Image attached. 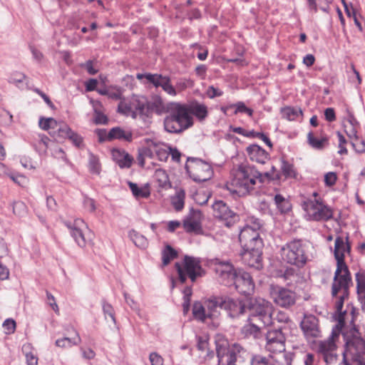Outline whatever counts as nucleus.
<instances>
[{"instance_id": "bb28decb", "label": "nucleus", "mask_w": 365, "mask_h": 365, "mask_svg": "<svg viewBox=\"0 0 365 365\" xmlns=\"http://www.w3.org/2000/svg\"><path fill=\"white\" fill-rule=\"evenodd\" d=\"M214 215L222 220H227L235 217V214L222 200L216 201L212 205Z\"/></svg>"}, {"instance_id": "2f4dec72", "label": "nucleus", "mask_w": 365, "mask_h": 365, "mask_svg": "<svg viewBox=\"0 0 365 365\" xmlns=\"http://www.w3.org/2000/svg\"><path fill=\"white\" fill-rule=\"evenodd\" d=\"M256 322H251L250 321V323L245 325L242 328V334L245 336H252L255 338H257L259 333H260V329L261 326L259 324H256Z\"/></svg>"}, {"instance_id": "412c9836", "label": "nucleus", "mask_w": 365, "mask_h": 365, "mask_svg": "<svg viewBox=\"0 0 365 365\" xmlns=\"http://www.w3.org/2000/svg\"><path fill=\"white\" fill-rule=\"evenodd\" d=\"M64 224L70 230L71 235L78 245L84 247L90 241V239L85 233V230H88V228L83 220L76 219L73 224L68 222H65Z\"/></svg>"}, {"instance_id": "a211bd4d", "label": "nucleus", "mask_w": 365, "mask_h": 365, "mask_svg": "<svg viewBox=\"0 0 365 365\" xmlns=\"http://www.w3.org/2000/svg\"><path fill=\"white\" fill-rule=\"evenodd\" d=\"M267 343L265 349L270 353H281L285 350V336L281 327L269 330L266 335Z\"/></svg>"}, {"instance_id": "69168bd1", "label": "nucleus", "mask_w": 365, "mask_h": 365, "mask_svg": "<svg viewBox=\"0 0 365 365\" xmlns=\"http://www.w3.org/2000/svg\"><path fill=\"white\" fill-rule=\"evenodd\" d=\"M47 303L51 306L52 309L56 312H59L58 304L56 302L54 297L48 292H46Z\"/></svg>"}, {"instance_id": "49530a36", "label": "nucleus", "mask_w": 365, "mask_h": 365, "mask_svg": "<svg viewBox=\"0 0 365 365\" xmlns=\"http://www.w3.org/2000/svg\"><path fill=\"white\" fill-rule=\"evenodd\" d=\"M29 349V345H24L22 350L25 352L27 365H37L38 358L31 351H27Z\"/></svg>"}, {"instance_id": "dca6fc26", "label": "nucleus", "mask_w": 365, "mask_h": 365, "mask_svg": "<svg viewBox=\"0 0 365 365\" xmlns=\"http://www.w3.org/2000/svg\"><path fill=\"white\" fill-rule=\"evenodd\" d=\"M269 294L274 303L282 307H289L296 302V294L294 292L278 285H270Z\"/></svg>"}, {"instance_id": "58836bf2", "label": "nucleus", "mask_w": 365, "mask_h": 365, "mask_svg": "<svg viewBox=\"0 0 365 365\" xmlns=\"http://www.w3.org/2000/svg\"><path fill=\"white\" fill-rule=\"evenodd\" d=\"M282 115L283 118L289 120H294L302 115V111L298 108L287 107L282 110Z\"/></svg>"}, {"instance_id": "e2e57ef3", "label": "nucleus", "mask_w": 365, "mask_h": 365, "mask_svg": "<svg viewBox=\"0 0 365 365\" xmlns=\"http://www.w3.org/2000/svg\"><path fill=\"white\" fill-rule=\"evenodd\" d=\"M337 177L335 173L329 172L324 175V182L327 186H332L335 184Z\"/></svg>"}, {"instance_id": "c9c22d12", "label": "nucleus", "mask_w": 365, "mask_h": 365, "mask_svg": "<svg viewBox=\"0 0 365 365\" xmlns=\"http://www.w3.org/2000/svg\"><path fill=\"white\" fill-rule=\"evenodd\" d=\"M155 179L158 183V186L163 188H168L170 187L168 175L165 170L158 169L155 172Z\"/></svg>"}, {"instance_id": "052dcab7", "label": "nucleus", "mask_w": 365, "mask_h": 365, "mask_svg": "<svg viewBox=\"0 0 365 365\" xmlns=\"http://www.w3.org/2000/svg\"><path fill=\"white\" fill-rule=\"evenodd\" d=\"M150 112L154 110L157 114L161 115L163 113H167V106H164L161 102L154 103L150 105Z\"/></svg>"}, {"instance_id": "f257e3e1", "label": "nucleus", "mask_w": 365, "mask_h": 365, "mask_svg": "<svg viewBox=\"0 0 365 365\" xmlns=\"http://www.w3.org/2000/svg\"><path fill=\"white\" fill-rule=\"evenodd\" d=\"M343 246L342 237H337L334 245V257L336 260V269L331 284V295L336 298V310L339 314V324L344 322L346 311L342 312L344 302L349 296V289L353 286L350 272L344 262V255L340 252Z\"/></svg>"}, {"instance_id": "a878e982", "label": "nucleus", "mask_w": 365, "mask_h": 365, "mask_svg": "<svg viewBox=\"0 0 365 365\" xmlns=\"http://www.w3.org/2000/svg\"><path fill=\"white\" fill-rule=\"evenodd\" d=\"M207 316L209 319H215L220 314V309H223V296L212 297L205 301Z\"/></svg>"}, {"instance_id": "680f3d73", "label": "nucleus", "mask_w": 365, "mask_h": 365, "mask_svg": "<svg viewBox=\"0 0 365 365\" xmlns=\"http://www.w3.org/2000/svg\"><path fill=\"white\" fill-rule=\"evenodd\" d=\"M149 359L151 365H163V359L156 352H152L150 354Z\"/></svg>"}, {"instance_id": "f704fd0d", "label": "nucleus", "mask_w": 365, "mask_h": 365, "mask_svg": "<svg viewBox=\"0 0 365 365\" xmlns=\"http://www.w3.org/2000/svg\"><path fill=\"white\" fill-rule=\"evenodd\" d=\"M76 336L73 339L64 337L62 339H57L56 341V345L61 348L71 347L73 345H78V344L81 343V339L78 332H76Z\"/></svg>"}, {"instance_id": "f03ea898", "label": "nucleus", "mask_w": 365, "mask_h": 365, "mask_svg": "<svg viewBox=\"0 0 365 365\" xmlns=\"http://www.w3.org/2000/svg\"><path fill=\"white\" fill-rule=\"evenodd\" d=\"M343 246L342 237H337L334 245V257L336 260V269L331 284V295L336 298V310L339 314V324L344 322L346 311L342 312L344 302L349 296V289L353 286L350 272L344 262V255L340 252Z\"/></svg>"}, {"instance_id": "a18cd8bd", "label": "nucleus", "mask_w": 365, "mask_h": 365, "mask_svg": "<svg viewBox=\"0 0 365 365\" xmlns=\"http://www.w3.org/2000/svg\"><path fill=\"white\" fill-rule=\"evenodd\" d=\"M13 212L14 215L22 217L26 214L27 207L24 202L21 201L14 202L12 205Z\"/></svg>"}, {"instance_id": "393cba45", "label": "nucleus", "mask_w": 365, "mask_h": 365, "mask_svg": "<svg viewBox=\"0 0 365 365\" xmlns=\"http://www.w3.org/2000/svg\"><path fill=\"white\" fill-rule=\"evenodd\" d=\"M246 150L250 160L258 164L264 165L269 159V153L258 145H250L247 148Z\"/></svg>"}, {"instance_id": "8fccbe9b", "label": "nucleus", "mask_w": 365, "mask_h": 365, "mask_svg": "<svg viewBox=\"0 0 365 365\" xmlns=\"http://www.w3.org/2000/svg\"><path fill=\"white\" fill-rule=\"evenodd\" d=\"M357 292L365 293V274L361 272L356 274Z\"/></svg>"}, {"instance_id": "c85d7f7f", "label": "nucleus", "mask_w": 365, "mask_h": 365, "mask_svg": "<svg viewBox=\"0 0 365 365\" xmlns=\"http://www.w3.org/2000/svg\"><path fill=\"white\" fill-rule=\"evenodd\" d=\"M113 139L130 142L133 139V134L132 132L128 130H124L120 127H115L108 133V140H112Z\"/></svg>"}, {"instance_id": "7ed1b4c3", "label": "nucleus", "mask_w": 365, "mask_h": 365, "mask_svg": "<svg viewBox=\"0 0 365 365\" xmlns=\"http://www.w3.org/2000/svg\"><path fill=\"white\" fill-rule=\"evenodd\" d=\"M167 113L163 124L168 133H180L193 125L194 119L187 109V104L170 103L167 104Z\"/></svg>"}, {"instance_id": "5701e85b", "label": "nucleus", "mask_w": 365, "mask_h": 365, "mask_svg": "<svg viewBox=\"0 0 365 365\" xmlns=\"http://www.w3.org/2000/svg\"><path fill=\"white\" fill-rule=\"evenodd\" d=\"M202 213L192 208L183 220V227L187 232L199 233L201 231Z\"/></svg>"}, {"instance_id": "f8f14e48", "label": "nucleus", "mask_w": 365, "mask_h": 365, "mask_svg": "<svg viewBox=\"0 0 365 365\" xmlns=\"http://www.w3.org/2000/svg\"><path fill=\"white\" fill-rule=\"evenodd\" d=\"M175 268L178 273L179 279L182 283L185 282L187 277L194 282L197 277L200 275L202 271L199 259L190 256L184 257L182 266L178 262L175 263Z\"/></svg>"}, {"instance_id": "473e14b6", "label": "nucleus", "mask_w": 365, "mask_h": 365, "mask_svg": "<svg viewBox=\"0 0 365 365\" xmlns=\"http://www.w3.org/2000/svg\"><path fill=\"white\" fill-rule=\"evenodd\" d=\"M192 314L195 319L205 322L208 318L207 316L205 305L203 306L200 302H195L192 307Z\"/></svg>"}, {"instance_id": "4468645a", "label": "nucleus", "mask_w": 365, "mask_h": 365, "mask_svg": "<svg viewBox=\"0 0 365 365\" xmlns=\"http://www.w3.org/2000/svg\"><path fill=\"white\" fill-rule=\"evenodd\" d=\"M136 78L138 80L145 78L147 83L152 84L155 88H161L163 91L171 96H175L177 94L175 87L171 83V79L169 76L146 73H138Z\"/></svg>"}, {"instance_id": "4c0bfd02", "label": "nucleus", "mask_w": 365, "mask_h": 365, "mask_svg": "<svg viewBox=\"0 0 365 365\" xmlns=\"http://www.w3.org/2000/svg\"><path fill=\"white\" fill-rule=\"evenodd\" d=\"M177 256V252L170 245H167L162 251L163 265H168L170 261L176 258Z\"/></svg>"}, {"instance_id": "6e6552de", "label": "nucleus", "mask_w": 365, "mask_h": 365, "mask_svg": "<svg viewBox=\"0 0 365 365\" xmlns=\"http://www.w3.org/2000/svg\"><path fill=\"white\" fill-rule=\"evenodd\" d=\"M119 113L136 118L138 116L148 117L150 115V105L143 97L133 96L129 102L121 101L118 106Z\"/></svg>"}, {"instance_id": "0eeeda50", "label": "nucleus", "mask_w": 365, "mask_h": 365, "mask_svg": "<svg viewBox=\"0 0 365 365\" xmlns=\"http://www.w3.org/2000/svg\"><path fill=\"white\" fill-rule=\"evenodd\" d=\"M247 310L251 312L249 321L259 322L262 327L273 324V306L264 299L256 298L249 300Z\"/></svg>"}, {"instance_id": "338daca9", "label": "nucleus", "mask_w": 365, "mask_h": 365, "mask_svg": "<svg viewBox=\"0 0 365 365\" xmlns=\"http://www.w3.org/2000/svg\"><path fill=\"white\" fill-rule=\"evenodd\" d=\"M274 320L280 323H287L289 321V318L285 312H278L275 317H273V322Z\"/></svg>"}, {"instance_id": "5fc2aeb1", "label": "nucleus", "mask_w": 365, "mask_h": 365, "mask_svg": "<svg viewBox=\"0 0 365 365\" xmlns=\"http://www.w3.org/2000/svg\"><path fill=\"white\" fill-rule=\"evenodd\" d=\"M71 131L72 130L71 128L67 124L63 123L59 124V126L57 128L58 135L64 138H68Z\"/></svg>"}, {"instance_id": "de8ad7c7", "label": "nucleus", "mask_w": 365, "mask_h": 365, "mask_svg": "<svg viewBox=\"0 0 365 365\" xmlns=\"http://www.w3.org/2000/svg\"><path fill=\"white\" fill-rule=\"evenodd\" d=\"M103 312L105 315V319H107L108 316L111 319L113 324H115V312L113 307L109 303L103 301Z\"/></svg>"}, {"instance_id": "c03bdc74", "label": "nucleus", "mask_w": 365, "mask_h": 365, "mask_svg": "<svg viewBox=\"0 0 365 365\" xmlns=\"http://www.w3.org/2000/svg\"><path fill=\"white\" fill-rule=\"evenodd\" d=\"M25 79L26 76L24 73L20 72H14L10 76L9 82L16 85L20 88H23L26 85L24 83Z\"/></svg>"}, {"instance_id": "b1692460", "label": "nucleus", "mask_w": 365, "mask_h": 365, "mask_svg": "<svg viewBox=\"0 0 365 365\" xmlns=\"http://www.w3.org/2000/svg\"><path fill=\"white\" fill-rule=\"evenodd\" d=\"M262 249L256 248L255 250L242 249L241 254L242 259L244 263L250 267L256 269H260L262 267Z\"/></svg>"}, {"instance_id": "603ef678", "label": "nucleus", "mask_w": 365, "mask_h": 365, "mask_svg": "<svg viewBox=\"0 0 365 365\" xmlns=\"http://www.w3.org/2000/svg\"><path fill=\"white\" fill-rule=\"evenodd\" d=\"M234 105L235 110L233 111V114H237V113H247L249 116H252L253 113V110L249 108H247L243 102H238Z\"/></svg>"}, {"instance_id": "c756f323", "label": "nucleus", "mask_w": 365, "mask_h": 365, "mask_svg": "<svg viewBox=\"0 0 365 365\" xmlns=\"http://www.w3.org/2000/svg\"><path fill=\"white\" fill-rule=\"evenodd\" d=\"M274 202L278 210L282 213H287L292 209L289 200L280 194L274 195Z\"/></svg>"}, {"instance_id": "f3484780", "label": "nucleus", "mask_w": 365, "mask_h": 365, "mask_svg": "<svg viewBox=\"0 0 365 365\" xmlns=\"http://www.w3.org/2000/svg\"><path fill=\"white\" fill-rule=\"evenodd\" d=\"M300 328L307 340L322 337V330L318 318L313 314H304Z\"/></svg>"}, {"instance_id": "37998d69", "label": "nucleus", "mask_w": 365, "mask_h": 365, "mask_svg": "<svg viewBox=\"0 0 365 365\" xmlns=\"http://www.w3.org/2000/svg\"><path fill=\"white\" fill-rule=\"evenodd\" d=\"M259 175L257 177V183L260 185L265 182L266 181H270L274 180H281V175L279 173H276V175H274L270 171L268 172H260L259 171Z\"/></svg>"}, {"instance_id": "e433bc0d", "label": "nucleus", "mask_w": 365, "mask_h": 365, "mask_svg": "<svg viewBox=\"0 0 365 365\" xmlns=\"http://www.w3.org/2000/svg\"><path fill=\"white\" fill-rule=\"evenodd\" d=\"M309 144L314 149L322 150L328 143L327 138L324 137L321 139L315 138L312 132L307 135Z\"/></svg>"}, {"instance_id": "4d7b16f0", "label": "nucleus", "mask_w": 365, "mask_h": 365, "mask_svg": "<svg viewBox=\"0 0 365 365\" xmlns=\"http://www.w3.org/2000/svg\"><path fill=\"white\" fill-rule=\"evenodd\" d=\"M250 365H268V360L265 356L254 355L250 360Z\"/></svg>"}, {"instance_id": "a19ab883", "label": "nucleus", "mask_w": 365, "mask_h": 365, "mask_svg": "<svg viewBox=\"0 0 365 365\" xmlns=\"http://www.w3.org/2000/svg\"><path fill=\"white\" fill-rule=\"evenodd\" d=\"M129 237L140 248H145L148 245L147 239L135 230L129 232Z\"/></svg>"}, {"instance_id": "4be33fe9", "label": "nucleus", "mask_w": 365, "mask_h": 365, "mask_svg": "<svg viewBox=\"0 0 365 365\" xmlns=\"http://www.w3.org/2000/svg\"><path fill=\"white\" fill-rule=\"evenodd\" d=\"M236 290L244 295H250L253 293L255 283L250 274L242 269H238V274L233 284Z\"/></svg>"}, {"instance_id": "6ab92c4d", "label": "nucleus", "mask_w": 365, "mask_h": 365, "mask_svg": "<svg viewBox=\"0 0 365 365\" xmlns=\"http://www.w3.org/2000/svg\"><path fill=\"white\" fill-rule=\"evenodd\" d=\"M249 305V300L233 299L223 296V309H225L231 318H237L244 314Z\"/></svg>"}, {"instance_id": "2eb2a0df", "label": "nucleus", "mask_w": 365, "mask_h": 365, "mask_svg": "<svg viewBox=\"0 0 365 365\" xmlns=\"http://www.w3.org/2000/svg\"><path fill=\"white\" fill-rule=\"evenodd\" d=\"M258 229V225L257 227L246 225L241 230L239 240L242 249L257 250L263 247V242L259 237Z\"/></svg>"}, {"instance_id": "ea45409f", "label": "nucleus", "mask_w": 365, "mask_h": 365, "mask_svg": "<svg viewBox=\"0 0 365 365\" xmlns=\"http://www.w3.org/2000/svg\"><path fill=\"white\" fill-rule=\"evenodd\" d=\"M88 168L92 174L99 175L101 170V165L99 158L93 153L89 154Z\"/></svg>"}, {"instance_id": "864d4df0", "label": "nucleus", "mask_w": 365, "mask_h": 365, "mask_svg": "<svg viewBox=\"0 0 365 365\" xmlns=\"http://www.w3.org/2000/svg\"><path fill=\"white\" fill-rule=\"evenodd\" d=\"M351 144L356 153H362L365 152V142L359 140V137L351 140Z\"/></svg>"}, {"instance_id": "cd10ccee", "label": "nucleus", "mask_w": 365, "mask_h": 365, "mask_svg": "<svg viewBox=\"0 0 365 365\" xmlns=\"http://www.w3.org/2000/svg\"><path fill=\"white\" fill-rule=\"evenodd\" d=\"M190 115H195L200 121L205 120L208 114L207 108L205 104L198 102L187 105Z\"/></svg>"}, {"instance_id": "aec40b11", "label": "nucleus", "mask_w": 365, "mask_h": 365, "mask_svg": "<svg viewBox=\"0 0 365 365\" xmlns=\"http://www.w3.org/2000/svg\"><path fill=\"white\" fill-rule=\"evenodd\" d=\"M215 270L219 281L226 286L233 284L238 274V270L228 262H219Z\"/></svg>"}, {"instance_id": "1a4fd4ad", "label": "nucleus", "mask_w": 365, "mask_h": 365, "mask_svg": "<svg viewBox=\"0 0 365 365\" xmlns=\"http://www.w3.org/2000/svg\"><path fill=\"white\" fill-rule=\"evenodd\" d=\"M185 169L190 177L196 182H203L210 180L214 171L208 163L196 158H188Z\"/></svg>"}, {"instance_id": "ddd939ff", "label": "nucleus", "mask_w": 365, "mask_h": 365, "mask_svg": "<svg viewBox=\"0 0 365 365\" xmlns=\"http://www.w3.org/2000/svg\"><path fill=\"white\" fill-rule=\"evenodd\" d=\"M304 209L309 218L314 221H327L333 216L332 210L316 199L305 201Z\"/></svg>"}, {"instance_id": "0e129e2a", "label": "nucleus", "mask_w": 365, "mask_h": 365, "mask_svg": "<svg viewBox=\"0 0 365 365\" xmlns=\"http://www.w3.org/2000/svg\"><path fill=\"white\" fill-rule=\"evenodd\" d=\"M223 92L214 87L213 86H209L207 91V95L210 98H214L222 96Z\"/></svg>"}, {"instance_id": "9b49d317", "label": "nucleus", "mask_w": 365, "mask_h": 365, "mask_svg": "<svg viewBox=\"0 0 365 365\" xmlns=\"http://www.w3.org/2000/svg\"><path fill=\"white\" fill-rule=\"evenodd\" d=\"M340 331L338 325H336L328 339L318 342V351L322 354L327 364H332L337 361L338 355L335 353L337 347L336 341L339 336Z\"/></svg>"}, {"instance_id": "423d86ee", "label": "nucleus", "mask_w": 365, "mask_h": 365, "mask_svg": "<svg viewBox=\"0 0 365 365\" xmlns=\"http://www.w3.org/2000/svg\"><path fill=\"white\" fill-rule=\"evenodd\" d=\"M307 247L301 240L290 241L280 249L282 259L287 263L302 267L308 259Z\"/></svg>"}, {"instance_id": "7c9ffc66", "label": "nucleus", "mask_w": 365, "mask_h": 365, "mask_svg": "<svg viewBox=\"0 0 365 365\" xmlns=\"http://www.w3.org/2000/svg\"><path fill=\"white\" fill-rule=\"evenodd\" d=\"M280 170L279 173L281 175V180L282 179V177H284V179L294 178L296 177V172L294 168V165L285 160L284 158H282L281 160Z\"/></svg>"}, {"instance_id": "72a5a7b5", "label": "nucleus", "mask_w": 365, "mask_h": 365, "mask_svg": "<svg viewBox=\"0 0 365 365\" xmlns=\"http://www.w3.org/2000/svg\"><path fill=\"white\" fill-rule=\"evenodd\" d=\"M185 192L183 190L179 189L175 195L171 197V203L176 211L181 210L184 207Z\"/></svg>"}, {"instance_id": "bf43d9fd", "label": "nucleus", "mask_w": 365, "mask_h": 365, "mask_svg": "<svg viewBox=\"0 0 365 365\" xmlns=\"http://www.w3.org/2000/svg\"><path fill=\"white\" fill-rule=\"evenodd\" d=\"M344 130L351 140L352 139L358 137L356 127H354V125H348L346 123H344Z\"/></svg>"}, {"instance_id": "9d476101", "label": "nucleus", "mask_w": 365, "mask_h": 365, "mask_svg": "<svg viewBox=\"0 0 365 365\" xmlns=\"http://www.w3.org/2000/svg\"><path fill=\"white\" fill-rule=\"evenodd\" d=\"M245 351V349L239 344L235 343L230 346L227 341L219 340L216 341L217 365H236L237 356Z\"/></svg>"}, {"instance_id": "09e8293b", "label": "nucleus", "mask_w": 365, "mask_h": 365, "mask_svg": "<svg viewBox=\"0 0 365 365\" xmlns=\"http://www.w3.org/2000/svg\"><path fill=\"white\" fill-rule=\"evenodd\" d=\"M133 158L128 153L123 154L122 158H117V164L120 168H129L133 163Z\"/></svg>"}, {"instance_id": "20e7f679", "label": "nucleus", "mask_w": 365, "mask_h": 365, "mask_svg": "<svg viewBox=\"0 0 365 365\" xmlns=\"http://www.w3.org/2000/svg\"><path fill=\"white\" fill-rule=\"evenodd\" d=\"M259 170L252 165L242 164L233 171L231 185L234 187L233 192L239 195L245 196L256 192L257 177Z\"/></svg>"}, {"instance_id": "79ce46f5", "label": "nucleus", "mask_w": 365, "mask_h": 365, "mask_svg": "<svg viewBox=\"0 0 365 365\" xmlns=\"http://www.w3.org/2000/svg\"><path fill=\"white\" fill-rule=\"evenodd\" d=\"M129 187L135 197L146 198L150 195V192L146 187H139L137 184L129 182Z\"/></svg>"}, {"instance_id": "3c124183", "label": "nucleus", "mask_w": 365, "mask_h": 365, "mask_svg": "<svg viewBox=\"0 0 365 365\" xmlns=\"http://www.w3.org/2000/svg\"><path fill=\"white\" fill-rule=\"evenodd\" d=\"M93 120L96 124H106L108 122L107 116L98 110L97 106H94Z\"/></svg>"}, {"instance_id": "6e6d98bb", "label": "nucleus", "mask_w": 365, "mask_h": 365, "mask_svg": "<svg viewBox=\"0 0 365 365\" xmlns=\"http://www.w3.org/2000/svg\"><path fill=\"white\" fill-rule=\"evenodd\" d=\"M3 327L7 334L14 332L16 329V322L12 319H7L3 323Z\"/></svg>"}, {"instance_id": "13d9d810", "label": "nucleus", "mask_w": 365, "mask_h": 365, "mask_svg": "<svg viewBox=\"0 0 365 365\" xmlns=\"http://www.w3.org/2000/svg\"><path fill=\"white\" fill-rule=\"evenodd\" d=\"M68 138L73 143L76 147L81 148L83 145V138L74 131H71Z\"/></svg>"}, {"instance_id": "39448f33", "label": "nucleus", "mask_w": 365, "mask_h": 365, "mask_svg": "<svg viewBox=\"0 0 365 365\" xmlns=\"http://www.w3.org/2000/svg\"><path fill=\"white\" fill-rule=\"evenodd\" d=\"M342 335L345 341L346 351L351 356L352 361L357 365H365V340L362 338L355 325L343 331Z\"/></svg>"}, {"instance_id": "774afa93", "label": "nucleus", "mask_w": 365, "mask_h": 365, "mask_svg": "<svg viewBox=\"0 0 365 365\" xmlns=\"http://www.w3.org/2000/svg\"><path fill=\"white\" fill-rule=\"evenodd\" d=\"M325 119L329 122H333L336 120V115L334 108H327L324 110Z\"/></svg>"}]
</instances>
